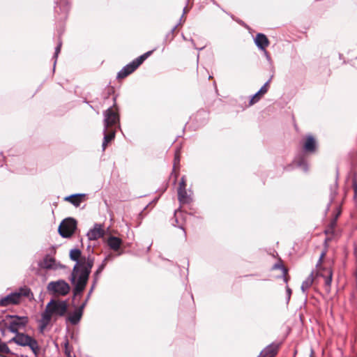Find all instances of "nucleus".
<instances>
[{
  "label": "nucleus",
  "instance_id": "nucleus-1",
  "mask_svg": "<svg viewBox=\"0 0 357 357\" xmlns=\"http://www.w3.org/2000/svg\"><path fill=\"white\" fill-rule=\"evenodd\" d=\"M68 310L66 301L52 299L46 305L45 311L41 314L40 330L43 331L50 324L52 316L63 317Z\"/></svg>",
  "mask_w": 357,
  "mask_h": 357
},
{
  "label": "nucleus",
  "instance_id": "nucleus-2",
  "mask_svg": "<svg viewBox=\"0 0 357 357\" xmlns=\"http://www.w3.org/2000/svg\"><path fill=\"white\" fill-rule=\"evenodd\" d=\"M70 259L76 262L70 275L72 283H74L75 281V274H77L79 271H86L88 268V264L90 261H91V268L94 264V257L91 255H89L87 257H82L81 250L77 248L72 249L70 251Z\"/></svg>",
  "mask_w": 357,
  "mask_h": 357
},
{
  "label": "nucleus",
  "instance_id": "nucleus-3",
  "mask_svg": "<svg viewBox=\"0 0 357 357\" xmlns=\"http://www.w3.org/2000/svg\"><path fill=\"white\" fill-rule=\"evenodd\" d=\"M91 271V261H89L88 264V268L86 271H79L77 274H75V281L74 283H73L75 284L73 289L74 299H75L77 296H80L82 291L84 290Z\"/></svg>",
  "mask_w": 357,
  "mask_h": 357
},
{
  "label": "nucleus",
  "instance_id": "nucleus-4",
  "mask_svg": "<svg viewBox=\"0 0 357 357\" xmlns=\"http://www.w3.org/2000/svg\"><path fill=\"white\" fill-rule=\"evenodd\" d=\"M9 342H14L22 347H29L36 356L39 351L38 342L30 335L23 333L15 334V336L11 338Z\"/></svg>",
  "mask_w": 357,
  "mask_h": 357
},
{
  "label": "nucleus",
  "instance_id": "nucleus-5",
  "mask_svg": "<svg viewBox=\"0 0 357 357\" xmlns=\"http://www.w3.org/2000/svg\"><path fill=\"white\" fill-rule=\"evenodd\" d=\"M7 319L10 320L6 322V327L15 334L19 333V330L24 328L29 322V318L26 316L8 315Z\"/></svg>",
  "mask_w": 357,
  "mask_h": 357
},
{
  "label": "nucleus",
  "instance_id": "nucleus-6",
  "mask_svg": "<svg viewBox=\"0 0 357 357\" xmlns=\"http://www.w3.org/2000/svg\"><path fill=\"white\" fill-rule=\"evenodd\" d=\"M153 51H149L131 63L124 66L117 74V78L123 79L134 72L151 54Z\"/></svg>",
  "mask_w": 357,
  "mask_h": 357
},
{
  "label": "nucleus",
  "instance_id": "nucleus-7",
  "mask_svg": "<svg viewBox=\"0 0 357 357\" xmlns=\"http://www.w3.org/2000/svg\"><path fill=\"white\" fill-rule=\"evenodd\" d=\"M77 228V221L73 218H68L63 220L60 224L58 231L63 238L70 237Z\"/></svg>",
  "mask_w": 357,
  "mask_h": 357
},
{
  "label": "nucleus",
  "instance_id": "nucleus-8",
  "mask_svg": "<svg viewBox=\"0 0 357 357\" xmlns=\"http://www.w3.org/2000/svg\"><path fill=\"white\" fill-rule=\"evenodd\" d=\"M104 115V131L107 132L108 129H114L119 123V116L117 112L112 108H108L103 113Z\"/></svg>",
  "mask_w": 357,
  "mask_h": 357
},
{
  "label": "nucleus",
  "instance_id": "nucleus-9",
  "mask_svg": "<svg viewBox=\"0 0 357 357\" xmlns=\"http://www.w3.org/2000/svg\"><path fill=\"white\" fill-rule=\"evenodd\" d=\"M69 284L64 280L50 282L47 285V290L53 294L66 296L70 291Z\"/></svg>",
  "mask_w": 357,
  "mask_h": 357
},
{
  "label": "nucleus",
  "instance_id": "nucleus-10",
  "mask_svg": "<svg viewBox=\"0 0 357 357\" xmlns=\"http://www.w3.org/2000/svg\"><path fill=\"white\" fill-rule=\"evenodd\" d=\"M105 232L100 224H95L93 228L87 232V237L89 241H95L103 236Z\"/></svg>",
  "mask_w": 357,
  "mask_h": 357
},
{
  "label": "nucleus",
  "instance_id": "nucleus-11",
  "mask_svg": "<svg viewBox=\"0 0 357 357\" xmlns=\"http://www.w3.org/2000/svg\"><path fill=\"white\" fill-rule=\"evenodd\" d=\"M317 149V143L314 137L311 135H308L305 137V142L303 143V150L306 153H314Z\"/></svg>",
  "mask_w": 357,
  "mask_h": 357
},
{
  "label": "nucleus",
  "instance_id": "nucleus-12",
  "mask_svg": "<svg viewBox=\"0 0 357 357\" xmlns=\"http://www.w3.org/2000/svg\"><path fill=\"white\" fill-rule=\"evenodd\" d=\"M19 303V294L15 292L11 293L0 299V306L6 307L10 305L17 304Z\"/></svg>",
  "mask_w": 357,
  "mask_h": 357
},
{
  "label": "nucleus",
  "instance_id": "nucleus-13",
  "mask_svg": "<svg viewBox=\"0 0 357 357\" xmlns=\"http://www.w3.org/2000/svg\"><path fill=\"white\" fill-rule=\"evenodd\" d=\"M279 344H271L262 350L258 357H274L278 352Z\"/></svg>",
  "mask_w": 357,
  "mask_h": 357
},
{
  "label": "nucleus",
  "instance_id": "nucleus-14",
  "mask_svg": "<svg viewBox=\"0 0 357 357\" xmlns=\"http://www.w3.org/2000/svg\"><path fill=\"white\" fill-rule=\"evenodd\" d=\"M317 275L324 278V283L327 288L331 287L333 277V271L331 268H327L322 270H318Z\"/></svg>",
  "mask_w": 357,
  "mask_h": 357
},
{
  "label": "nucleus",
  "instance_id": "nucleus-15",
  "mask_svg": "<svg viewBox=\"0 0 357 357\" xmlns=\"http://www.w3.org/2000/svg\"><path fill=\"white\" fill-rule=\"evenodd\" d=\"M255 45L261 50H264L269 45V40L264 33H257L255 39Z\"/></svg>",
  "mask_w": 357,
  "mask_h": 357
},
{
  "label": "nucleus",
  "instance_id": "nucleus-16",
  "mask_svg": "<svg viewBox=\"0 0 357 357\" xmlns=\"http://www.w3.org/2000/svg\"><path fill=\"white\" fill-rule=\"evenodd\" d=\"M115 129H108L107 132L103 130L104 137L102 144V151H105L108 143L112 141L115 137Z\"/></svg>",
  "mask_w": 357,
  "mask_h": 357
},
{
  "label": "nucleus",
  "instance_id": "nucleus-17",
  "mask_svg": "<svg viewBox=\"0 0 357 357\" xmlns=\"http://www.w3.org/2000/svg\"><path fill=\"white\" fill-rule=\"evenodd\" d=\"M84 197L85 194H74L66 197L65 200L70 202L73 206L77 207L80 205Z\"/></svg>",
  "mask_w": 357,
  "mask_h": 357
},
{
  "label": "nucleus",
  "instance_id": "nucleus-18",
  "mask_svg": "<svg viewBox=\"0 0 357 357\" xmlns=\"http://www.w3.org/2000/svg\"><path fill=\"white\" fill-rule=\"evenodd\" d=\"M178 199L181 204H188L191 201L185 188H178Z\"/></svg>",
  "mask_w": 357,
  "mask_h": 357
},
{
  "label": "nucleus",
  "instance_id": "nucleus-19",
  "mask_svg": "<svg viewBox=\"0 0 357 357\" xmlns=\"http://www.w3.org/2000/svg\"><path fill=\"white\" fill-rule=\"evenodd\" d=\"M121 243H122L121 240L119 238L116 237V236H110L107 239V245L112 250H113L114 251L119 250V249L121 247Z\"/></svg>",
  "mask_w": 357,
  "mask_h": 357
},
{
  "label": "nucleus",
  "instance_id": "nucleus-20",
  "mask_svg": "<svg viewBox=\"0 0 357 357\" xmlns=\"http://www.w3.org/2000/svg\"><path fill=\"white\" fill-rule=\"evenodd\" d=\"M82 312H80V310L76 309L68 316L67 321H68L73 325H76L79 322L82 317Z\"/></svg>",
  "mask_w": 357,
  "mask_h": 357
},
{
  "label": "nucleus",
  "instance_id": "nucleus-21",
  "mask_svg": "<svg viewBox=\"0 0 357 357\" xmlns=\"http://www.w3.org/2000/svg\"><path fill=\"white\" fill-rule=\"evenodd\" d=\"M314 281V273L312 272L310 275L303 282L301 290L305 294L307 290L311 287Z\"/></svg>",
  "mask_w": 357,
  "mask_h": 357
},
{
  "label": "nucleus",
  "instance_id": "nucleus-22",
  "mask_svg": "<svg viewBox=\"0 0 357 357\" xmlns=\"http://www.w3.org/2000/svg\"><path fill=\"white\" fill-rule=\"evenodd\" d=\"M55 259L47 255L44 257L40 266L46 269H51L54 266Z\"/></svg>",
  "mask_w": 357,
  "mask_h": 357
},
{
  "label": "nucleus",
  "instance_id": "nucleus-23",
  "mask_svg": "<svg viewBox=\"0 0 357 357\" xmlns=\"http://www.w3.org/2000/svg\"><path fill=\"white\" fill-rule=\"evenodd\" d=\"M5 354H12V352L7 344L0 340V356Z\"/></svg>",
  "mask_w": 357,
  "mask_h": 357
},
{
  "label": "nucleus",
  "instance_id": "nucleus-24",
  "mask_svg": "<svg viewBox=\"0 0 357 357\" xmlns=\"http://www.w3.org/2000/svg\"><path fill=\"white\" fill-rule=\"evenodd\" d=\"M15 293L19 294V301H20V298L22 296L28 297L29 296V294H31V290H30V289H29L27 287L20 288L19 291H16Z\"/></svg>",
  "mask_w": 357,
  "mask_h": 357
},
{
  "label": "nucleus",
  "instance_id": "nucleus-25",
  "mask_svg": "<svg viewBox=\"0 0 357 357\" xmlns=\"http://www.w3.org/2000/svg\"><path fill=\"white\" fill-rule=\"evenodd\" d=\"M64 346V353L68 357H72L71 356V349L69 346V342L67 338V337H65V341L63 342Z\"/></svg>",
  "mask_w": 357,
  "mask_h": 357
},
{
  "label": "nucleus",
  "instance_id": "nucleus-26",
  "mask_svg": "<svg viewBox=\"0 0 357 357\" xmlns=\"http://www.w3.org/2000/svg\"><path fill=\"white\" fill-rule=\"evenodd\" d=\"M61 45H62V42H61V39H59L58 45H57V46L55 48V52H54V66H55V65H56V59L58 57L59 54L60 53Z\"/></svg>",
  "mask_w": 357,
  "mask_h": 357
},
{
  "label": "nucleus",
  "instance_id": "nucleus-27",
  "mask_svg": "<svg viewBox=\"0 0 357 357\" xmlns=\"http://www.w3.org/2000/svg\"><path fill=\"white\" fill-rule=\"evenodd\" d=\"M182 215V213L181 211H175V213H174V218H175L174 221H175V223H172V225L174 226H177L178 227H179L181 229H183V231H184V234H185V231L184 230V228H183V225H176V224L178 223V218L179 215Z\"/></svg>",
  "mask_w": 357,
  "mask_h": 357
},
{
  "label": "nucleus",
  "instance_id": "nucleus-28",
  "mask_svg": "<svg viewBox=\"0 0 357 357\" xmlns=\"http://www.w3.org/2000/svg\"><path fill=\"white\" fill-rule=\"evenodd\" d=\"M352 186L354 191V199L357 202V174H354L353 177Z\"/></svg>",
  "mask_w": 357,
  "mask_h": 357
},
{
  "label": "nucleus",
  "instance_id": "nucleus-29",
  "mask_svg": "<svg viewBox=\"0 0 357 357\" xmlns=\"http://www.w3.org/2000/svg\"><path fill=\"white\" fill-rule=\"evenodd\" d=\"M111 256L110 255H107L102 261V264L98 266L97 271L98 272H100L102 273V271L104 270L106 264H107V261L110 259Z\"/></svg>",
  "mask_w": 357,
  "mask_h": 357
},
{
  "label": "nucleus",
  "instance_id": "nucleus-30",
  "mask_svg": "<svg viewBox=\"0 0 357 357\" xmlns=\"http://www.w3.org/2000/svg\"><path fill=\"white\" fill-rule=\"evenodd\" d=\"M298 166L302 167L305 172H307L308 170V165L306 161L303 158L300 159L298 161Z\"/></svg>",
  "mask_w": 357,
  "mask_h": 357
},
{
  "label": "nucleus",
  "instance_id": "nucleus-31",
  "mask_svg": "<svg viewBox=\"0 0 357 357\" xmlns=\"http://www.w3.org/2000/svg\"><path fill=\"white\" fill-rule=\"evenodd\" d=\"M271 79L267 81L259 90L258 93H260L261 95L265 94L268 91V87Z\"/></svg>",
  "mask_w": 357,
  "mask_h": 357
},
{
  "label": "nucleus",
  "instance_id": "nucleus-32",
  "mask_svg": "<svg viewBox=\"0 0 357 357\" xmlns=\"http://www.w3.org/2000/svg\"><path fill=\"white\" fill-rule=\"evenodd\" d=\"M273 268V269L282 270L284 275H286L287 273V268L281 264H275Z\"/></svg>",
  "mask_w": 357,
  "mask_h": 357
},
{
  "label": "nucleus",
  "instance_id": "nucleus-33",
  "mask_svg": "<svg viewBox=\"0 0 357 357\" xmlns=\"http://www.w3.org/2000/svg\"><path fill=\"white\" fill-rule=\"evenodd\" d=\"M338 216V214L337 215V216L330 223V225H329V228L326 231V233H328L330 231H331L333 228L335 227L336 225V220H337V218Z\"/></svg>",
  "mask_w": 357,
  "mask_h": 357
},
{
  "label": "nucleus",
  "instance_id": "nucleus-34",
  "mask_svg": "<svg viewBox=\"0 0 357 357\" xmlns=\"http://www.w3.org/2000/svg\"><path fill=\"white\" fill-rule=\"evenodd\" d=\"M259 95L260 93H258V91L253 96L252 98L250 100V104H254L257 102L259 100Z\"/></svg>",
  "mask_w": 357,
  "mask_h": 357
},
{
  "label": "nucleus",
  "instance_id": "nucleus-35",
  "mask_svg": "<svg viewBox=\"0 0 357 357\" xmlns=\"http://www.w3.org/2000/svg\"><path fill=\"white\" fill-rule=\"evenodd\" d=\"M100 272H98L97 270L94 273V275H93V286H96L98 279H99V277H100Z\"/></svg>",
  "mask_w": 357,
  "mask_h": 357
},
{
  "label": "nucleus",
  "instance_id": "nucleus-36",
  "mask_svg": "<svg viewBox=\"0 0 357 357\" xmlns=\"http://www.w3.org/2000/svg\"><path fill=\"white\" fill-rule=\"evenodd\" d=\"M186 187V181L185 176H182L181 178L178 188H185Z\"/></svg>",
  "mask_w": 357,
  "mask_h": 357
},
{
  "label": "nucleus",
  "instance_id": "nucleus-37",
  "mask_svg": "<svg viewBox=\"0 0 357 357\" xmlns=\"http://www.w3.org/2000/svg\"><path fill=\"white\" fill-rule=\"evenodd\" d=\"M179 162L180 157L177 153H176L174 156V167H175L176 165H178L179 164Z\"/></svg>",
  "mask_w": 357,
  "mask_h": 357
},
{
  "label": "nucleus",
  "instance_id": "nucleus-38",
  "mask_svg": "<svg viewBox=\"0 0 357 357\" xmlns=\"http://www.w3.org/2000/svg\"><path fill=\"white\" fill-rule=\"evenodd\" d=\"M286 291H287V302H289V301L290 300L292 291H291V289L288 286H287V287H286Z\"/></svg>",
  "mask_w": 357,
  "mask_h": 357
},
{
  "label": "nucleus",
  "instance_id": "nucleus-39",
  "mask_svg": "<svg viewBox=\"0 0 357 357\" xmlns=\"http://www.w3.org/2000/svg\"><path fill=\"white\" fill-rule=\"evenodd\" d=\"M88 300L89 299L86 298V301L77 308V310H80V312H83V310H84V307L86 306Z\"/></svg>",
  "mask_w": 357,
  "mask_h": 357
},
{
  "label": "nucleus",
  "instance_id": "nucleus-40",
  "mask_svg": "<svg viewBox=\"0 0 357 357\" xmlns=\"http://www.w3.org/2000/svg\"><path fill=\"white\" fill-rule=\"evenodd\" d=\"M264 51V56H266L268 61L271 62V58L268 54V52L266 50V49Z\"/></svg>",
  "mask_w": 357,
  "mask_h": 357
},
{
  "label": "nucleus",
  "instance_id": "nucleus-41",
  "mask_svg": "<svg viewBox=\"0 0 357 357\" xmlns=\"http://www.w3.org/2000/svg\"><path fill=\"white\" fill-rule=\"evenodd\" d=\"M324 255H325V253H324V252H322V253H321V256H320V257H319V261H318V263H317V267H318V266H319V264H321V261H322V259H323V257H324Z\"/></svg>",
  "mask_w": 357,
  "mask_h": 357
},
{
  "label": "nucleus",
  "instance_id": "nucleus-42",
  "mask_svg": "<svg viewBox=\"0 0 357 357\" xmlns=\"http://www.w3.org/2000/svg\"><path fill=\"white\" fill-rule=\"evenodd\" d=\"M94 287H95V286H93V284H92V287H91V289L89 290V294H88V295H87V297H86V298H87V299H89L90 296H91V293H92V291H93V290Z\"/></svg>",
  "mask_w": 357,
  "mask_h": 357
},
{
  "label": "nucleus",
  "instance_id": "nucleus-43",
  "mask_svg": "<svg viewBox=\"0 0 357 357\" xmlns=\"http://www.w3.org/2000/svg\"><path fill=\"white\" fill-rule=\"evenodd\" d=\"M284 282L287 283V278L285 276V275H284Z\"/></svg>",
  "mask_w": 357,
  "mask_h": 357
},
{
  "label": "nucleus",
  "instance_id": "nucleus-44",
  "mask_svg": "<svg viewBox=\"0 0 357 357\" xmlns=\"http://www.w3.org/2000/svg\"><path fill=\"white\" fill-rule=\"evenodd\" d=\"M312 354H313V351H312ZM312 354H311V356H310V357H312Z\"/></svg>",
  "mask_w": 357,
  "mask_h": 357
}]
</instances>
